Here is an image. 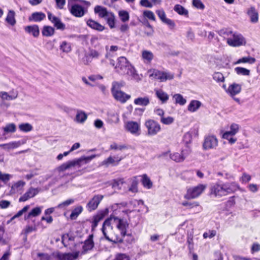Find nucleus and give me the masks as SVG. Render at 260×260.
I'll return each instance as SVG.
<instances>
[{
  "label": "nucleus",
  "instance_id": "nucleus-64",
  "mask_svg": "<svg viewBox=\"0 0 260 260\" xmlns=\"http://www.w3.org/2000/svg\"><path fill=\"white\" fill-rule=\"evenodd\" d=\"M113 260H130L129 257L125 254H119Z\"/></svg>",
  "mask_w": 260,
  "mask_h": 260
},
{
  "label": "nucleus",
  "instance_id": "nucleus-4",
  "mask_svg": "<svg viewBox=\"0 0 260 260\" xmlns=\"http://www.w3.org/2000/svg\"><path fill=\"white\" fill-rule=\"evenodd\" d=\"M90 3L85 0H68V7L71 14L76 17H82L87 12Z\"/></svg>",
  "mask_w": 260,
  "mask_h": 260
},
{
  "label": "nucleus",
  "instance_id": "nucleus-5",
  "mask_svg": "<svg viewBox=\"0 0 260 260\" xmlns=\"http://www.w3.org/2000/svg\"><path fill=\"white\" fill-rule=\"evenodd\" d=\"M96 155L93 154L88 156H83L80 158L73 159L63 163L58 168V170L59 172L64 171L72 167L80 168L84 165L89 163L91 160L94 158Z\"/></svg>",
  "mask_w": 260,
  "mask_h": 260
},
{
  "label": "nucleus",
  "instance_id": "nucleus-17",
  "mask_svg": "<svg viewBox=\"0 0 260 260\" xmlns=\"http://www.w3.org/2000/svg\"><path fill=\"white\" fill-rule=\"evenodd\" d=\"M126 129L133 134L136 135H139L140 134V125L137 122H127L126 124Z\"/></svg>",
  "mask_w": 260,
  "mask_h": 260
},
{
  "label": "nucleus",
  "instance_id": "nucleus-48",
  "mask_svg": "<svg viewBox=\"0 0 260 260\" xmlns=\"http://www.w3.org/2000/svg\"><path fill=\"white\" fill-rule=\"evenodd\" d=\"M218 34L219 36L223 37L228 38H231L232 34H233V32L228 29L224 28L220 29L218 31Z\"/></svg>",
  "mask_w": 260,
  "mask_h": 260
},
{
  "label": "nucleus",
  "instance_id": "nucleus-13",
  "mask_svg": "<svg viewBox=\"0 0 260 260\" xmlns=\"http://www.w3.org/2000/svg\"><path fill=\"white\" fill-rule=\"evenodd\" d=\"M190 151L189 149L188 148L185 150H183L181 154L178 152L170 154V157L171 159L176 162H182L185 159L186 156L189 154Z\"/></svg>",
  "mask_w": 260,
  "mask_h": 260
},
{
  "label": "nucleus",
  "instance_id": "nucleus-22",
  "mask_svg": "<svg viewBox=\"0 0 260 260\" xmlns=\"http://www.w3.org/2000/svg\"><path fill=\"white\" fill-rule=\"evenodd\" d=\"M24 30L26 32L32 35L35 38L38 37L40 34L39 26L37 25L27 26L24 28Z\"/></svg>",
  "mask_w": 260,
  "mask_h": 260
},
{
  "label": "nucleus",
  "instance_id": "nucleus-23",
  "mask_svg": "<svg viewBox=\"0 0 260 260\" xmlns=\"http://www.w3.org/2000/svg\"><path fill=\"white\" fill-rule=\"evenodd\" d=\"M94 247V242L93 241V235H90L88 236V239L84 242L82 248L83 252L85 253L88 250H91Z\"/></svg>",
  "mask_w": 260,
  "mask_h": 260
},
{
  "label": "nucleus",
  "instance_id": "nucleus-30",
  "mask_svg": "<svg viewBox=\"0 0 260 260\" xmlns=\"http://www.w3.org/2000/svg\"><path fill=\"white\" fill-rule=\"evenodd\" d=\"M155 94L162 103H166L169 99L168 94L161 89L155 90Z\"/></svg>",
  "mask_w": 260,
  "mask_h": 260
},
{
  "label": "nucleus",
  "instance_id": "nucleus-28",
  "mask_svg": "<svg viewBox=\"0 0 260 260\" xmlns=\"http://www.w3.org/2000/svg\"><path fill=\"white\" fill-rule=\"evenodd\" d=\"M201 105V102L197 100H192L188 105L187 109L190 112H194L200 108Z\"/></svg>",
  "mask_w": 260,
  "mask_h": 260
},
{
  "label": "nucleus",
  "instance_id": "nucleus-38",
  "mask_svg": "<svg viewBox=\"0 0 260 260\" xmlns=\"http://www.w3.org/2000/svg\"><path fill=\"white\" fill-rule=\"evenodd\" d=\"M25 183L22 181H19L14 184L11 187V191L13 193L21 190L25 185Z\"/></svg>",
  "mask_w": 260,
  "mask_h": 260
},
{
  "label": "nucleus",
  "instance_id": "nucleus-46",
  "mask_svg": "<svg viewBox=\"0 0 260 260\" xmlns=\"http://www.w3.org/2000/svg\"><path fill=\"white\" fill-rule=\"evenodd\" d=\"M235 71L238 75L243 76H249L250 75V70L242 67H236Z\"/></svg>",
  "mask_w": 260,
  "mask_h": 260
},
{
  "label": "nucleus",
  "instance_id": "nucleus-54",
  "mask_svg": "<svg viewBox=\"0 0 260 260\" xmlns=\"http://www.w3.org/2000/svg\"><path fill=\"white\" fill-rule=\"evenodd\" d=\"M124 86V82L123 81H121L120 82L114 81L112 83L111 91L115 90H120V89Z\"/></svg>",
  "mask_w": 260,
  "mask_h": 260
},
{
  "label": "nucleus",
  "instance_id": "nucleus-58",
  "mask_svg": "<svg viewBox=\"0 0 260 260\" xmlns=\"http://www.w3.org/2000/svg\"><path fill=\"white\" fill-rule=\"evenodd\" d=\"M53 23L54 24V26L56 27L57 29L63 30L66 28L65 24L61 21L59 18H58L57 19L55 20Z\"/></svg>",
  "mask_w": 260,
  "mask_h": 260
},
{
  "label": "nucleus",
  "instance_id": "nucleus-44",
  "mask_svg": "<svg viewBox=\"0 0 260 260\" xmlns=\"http://www.w3.org/2000/svg\"><path fill=\"white\" fill-rule=\"evenodd\" d=\"M75 202V200L73 199H69L59 204L56 207V208L58 209H65L70 205L73 204Z\"/></svg>",
  "mask_w": 260,
  "mask_h": 260
},
{
  "label": "nucleus",
  "instance_id": "nucleus-45",
  "mask_svg": "<svg viewBox=\"0 0 260 260\" xmlns=\"http://www.w3.org/2000/svg\"><path fill=\"white\" fill-rule=\"evenodd\" d=\"M104 215L103 214H99L94 216L92 222V230H94L98 225L99 222L103 219Z\"/></svg>",
  "mask_w": 260,
  "mask_h": 260
},
{
  "label": "nucleus",
  "instance_id": "nucleus-39",
  "mask_svg": "<svg viewBox=\"0 0 260 260\" xmlns=\"http://www.w3.org/2000/svg\"><path fill=\"white\" fill-rule=\"evenodd\" d=\"M142 183L144 187L148 189L151 188L152 186V182L146 174L142 176Z\"/></svg>",
  "mask_w": 260,
  "mask_h": 260
},
{
  "label": "nucleus",
  "instance_id": "nucleus-25",
  "mask_svg": "<svg viewBox=\"0 0 260 260\" xmlns=\"http://www.w3.org/2000/svg\"><path fill=\"white\" fill-rule=\"evenodd\" d=\"M94 12L99 14V17L106 18L111 13L108 12L105 7L96 6L94 8Z\"/></svg>",
  "mask_w": 260,
  "mask_h": 260
},
{
  "label": "nucleus",
  "instance_id": "nucleus-14",
  "mask_svg": "<svg viewBox=\"0 0 260 260\" xmlns=\"http://www.w3.org/2000/svg\"><path fill=\"white\" fill-rule=\"evenodd\" d=\"M111 93L114 99L121 103H125L131 98V95L126 94L121 90L112 91Z\"/></svg>",
  "mask_w": 260,
  "mask_h": 260
},
{
  "label": "nucleus",
  "instance_id": "nucleus-21",
  "mask_svg": "<svg viewBox=\"0 0 260 260\" xmlns=\"http://www.w3.org/2000/svg\"><path fill=\"white\" fill-rule=\"evenodd\" d=\"M247 15L250 18V21L252 23H256L258 20V12L254 7H251L247 10Z\"/></svg>",
  "mask_w": 260,
  "mask_h": 260
},
{
  "label": "nucleus",
  "instance_id": "nucleus-52",
  "mask_svg": "<svg viewBox=\"0 0 260 260\" xmlns=\"http://www.w3.org/2000/svg\"><path fill=\"white\" fill-rule=\"evenodd\" d=\"M107 23L112 28L115 26V17L113 13H111L106 18Z\"/></svg>",
  "mask_w": 260,
  "mask_h": 260
},
{
  "label": "nucleus",
  "instance_id": "nucleus-10",
  "mask_svg": "<svg viewBox=\"0 0 260 260\" xmlns=\"http://www.w3.org/2000/svg\"><path fill=\"white\" fill-rule=\"evenodd\" d=\"M218 145V140L213 135L206 136L203 144V148L204 150L215 149Z\"/></svg>",
  "mask_w": 260,
  "mask_h": 260
},
{
  "label": "nucleus",
  "instance_id": "nucleus-27",
  "mask_svg": "<svg viewBox=\"0 0 260 260\" xmlns=\"http://www.w3.org/2000/svg\"><path fill=\"white\" fill-rule=\"evenodd\" d=\"M17 96L18 92L17 91H12L10 95L5 91L0 92V97L3 100H13L16 99Z\"/></svg>",
  "mask_w": 260,
  "mask_h": 260
},
{
  "label": "nucleus",
  "instance_id": "nucleus-47",
  "mask_svg": "<svg viewBox=\"0 0 260 260\" xmlns=\"http://www.w3.org/2000/svg\"><path fill=\"white\" fill-rule=\"evenodd\" d=\"M124 183L123 178L114 179L112 183V187L120 189L121 188L123 184Z\"/></svg>",
  "mask_w": 260,
  "mask_h": 260
},
{
  "label": "nucleus",
  "instance_id": "nucleus-53",
  "mask_svg": "<svg viewBox=\"0 0 260 260\" xmlns=\"http://www.w3.org/2000/svg\"><path fill=\"white\" fill-rule=\"evenodd\" d=\"M173 98L175 100L176 103L180 105H184L186 102V100L180 94H176Z\"/></svg>",
  "mask_w": 260,
  "mask_h": 260
},
{
  "label": "nucleus",
  "instance_id": "nucleus-11",
  "mask_svg": "<svg viewBox=\"0 0 260 260\" xmlns=\"http://www.w3.org/2000/svg\"><path fill=\"white\" fill-rule=\"evenodd\" d=\"M104 196L101 194L94 196L86 205V208L88 211H92L95 210L98 208Z\"/></svg>",
  "mask_w": 260,
  "mask_h": 260
},
{
  "label": "nucleus",
  "instance_id": "nucleus-36",
  "mask_svg": "<svg viewBox=\"0 0 260 260\" xmlns=\"http://www.w3.org/2000/svg\"><path fill=\"white\" fill-rule=\"evenodd\" d=\"M255 61L256 59L255 58L248 56L239 59L236 62V64H239L241 63H248L249 64H253L255 62Z\"/></svg>",
  "mask_w": 260,
  "mask_h": 260
},
{
  "label": "nucleus",
  "instance_id": "nucleus-24",
  "mask_svg": "<svg viewBox=\"0 0 260 260\" xmlns=\"http://www.w3.org/2000/svg\"><path fill=\"white\" fill-rule=\"evenodd\" d=\"M86 24L89 27H91L92 29L96 30L99 31H102L105 29V27L104 26L102 25L98 22L91 19L87 21Z\"/></svg>",
  "mask_w": 260,
  "mask_h": 260
},
{
  "label": "nucleus",
  "instance_id": "nucleus-61",
  "mask_svg": "<svg viewBox=\"0 0 260 260\" xmlns=\"http://www.w3.org/2000/svg\"><path fill=\"white\" fill-rule=\"evenodd\" d=\"M29 208V205H26L25 207H24L21 210L18 211L12 218L11 220H13L15 218H18L21 216L22 215V214L26 212L28 209Z\"/></svg>",
  "mask_w": 260,
  "mask_h": 260
},
{
  "label": "nucleus",
  "instance_id": "nucleus-29",
  "mask_svg": "<svg viewBox=\"0 0 260 260\" xmlns=\"http://www.w3.org/2000/svg\"><path fill=\"white\" fill-rule=\"evenodd\" d=\"M153 57V54L150 51L143 50L142 52V58L145 63H150Z\"/></svg>",
  "mask_w": 260,
  "mask_h": 260
},
{
  "label": "nucleus",
  "instance_id": "nucleus-33",
  "mask_svg": "<svg viewBox=\"0 0 260 260\" xmlns=\"http://www.w3.org/2000/svg\"><path fill=\"white\" fill-rule=\"evenodd\" d=\"M15 12L13 10H9L6 18V21L10 25L13 26L16 23V20L15 19Z\"/></svg>",
  "mask_w": 260,
  "mask_h": 260
},
{
  "label": "nucleus",
  "instance_id": "nucleus-41",
  "mask_svg": "<svg viewBox=\"0 0 260 260\" xmlns=\"http://www.w3.org/2000/svg\"><path fill=\"white\" fill-rule=\"evenodd\" d=\"M3 129L5 134L13 133L16 132V126L14 123H8Z\"/></svg>",
  "mask_w": 260,
  "mask_h": 260
},
{
  "label": "nucleus",
  "instance_id": "nucleus-1",
  "mask_svg": "<svg viewBox=\"0 0 260 260\" xmlns=\"http://www.w3.org/2000/svg\"><path fill=\"white\" fill-rule=\"evenodd\" d=\"M116 226L120 232L121 235L124 237L126 235V229L128 224L125 220L117 217L111 216L104 222L102 231L105 238L109 241H112L109 237L113 232V226Z\"/></svg>",
  "mask_w": 260,
  "mask_h": 260
},
{
  "label": "nucleus",
  "instance_id": "nucleus-55",
  "mask_svg": "<svg viewBox=\"0 0 260 260\" xmlns=\"http://www.w3.org/2000/svg\"><path fill=\"white\" fill-rule=\"evenodd\" d=\"M174 119L173 117L171 116H168L167 117H160V121L166 125H170L173 123Z\"/></svg>",
  "mask_w": 260,
  "mask_h": 260
},
{
  "label": "nucleus",
  "instance_id": "nucleus-35",
  "mask_svg": "<svg viewBox=\"0 0 260 260\" xmlns=\"http://www.w3.org/2000/svg\"><path fill=\"white\" fill-rule=\"evenodd\" d=\"M42 34L45 37L52 36L54 34V29L50 26H44L42 30Z\"/></svg>",
  "mask_w": 260,
  "mask_h": 260
},
{
  "label": "nucleus",
  "instance_id": "nucleus-8",
  "mask_svg": "<svg viewBox=\"0 0 260 260\" xmlns=\"http://www.w3.org/2000/svg\"><path fill=\"white\" fill-rule=\"evenodd\" d=\"M227 44L232 47H239L245 45L246 41L243 36L238 32H233L231 38L227 39Z\"/></svg>",
  "mask_w": 260,
  "mask_h": 260
},
{
  "label": "nucleus",
  "instance_id": "nucleus-40",
  "mask_svg": "<svg viewBox=\"0 0 260 260\" xmlns=\"http://www.w3.org/2000/svg\"><path fill=\"white\" fill-rule=\"evenodd\" d=\"M83 208L81 206H77L72 211L70 215V218L72 220L75 219L82 212Z\"/></svg>",
  "mask_w": 260,
  "mask_h": 260
},
{
  "label": "nucleus",
  "instance_id": "nucleus-51",
  "mask_svg": "<svg viewBox=\"0 0 260 260\" xmlns=\"http://www.w3.org/2000/svg\"><path fill=\"white\" fill-rule=\"evenodd\" d=\"M76 119L78 122L82 123L87 119V115L84 112L79 111L77 113Z\"/></svg>",
  "mask_w": 260,
  "mask_h": 260
},
{
  "label": "nucleus",
  "instance_id": "nucleus-7",
  "mask_svg": "<svg viewBox=\"0 0 260 260\" xmlns=\"http://www.w3.org/2000/svg\"><path fill=\"white\" fill-rule=\"evenodd\" d=\"M206 187V185L200 184L196 186L189 188L187 189L184 198L186 199H195L203 193Z\"/></svg>",
  "mask_w": 260,
  "mask_h": 260
},
{
  "label": "nucleus",
  "instance_id": "nucleus-32",
  "mask_svg": "<svg viewBox=\"0 0 260 260\" xmlns=\"http://www.w3.org/2000/svg\"><path fill=\"white\" fill-rule=\"evenodd\" d=\"M150 103L149 99L147 96L138 98L134 100V104L137 105L146 106Z\"/></svg>",
  "mask_w": 260,
  "mask_h": 260
},
{
  "label": "nucleus",
  "instance_id": "nucleus-19",
  "mask_svg": "<svg viewBox=\"0 0 260 260\" xmlns=\"http://www.w3.org/2000/svg\"><path fill=\"white\" fill-rule=\"evenodd\" d=\"M241 85L240 84L234 83L229 86L226 92L229 93L231 96L234 97L235 95L238 94L241 92Z\"/></svg>",
  "mask_w": 260,
  "mask_h": 260
},
{
  "label": "nucleus",
  "instance_id": "nucleus-34",
  "mask_svg": "<svg viewBox=\"0 0 260 260\" xmlns=\"http://www.w3.org/2000/svg\"><path fill=\"white\" fill-rule=\"evenodd\" d=\"M75 237L69 234H63L61 237V241L65 247L70 244V242L74 241Z\"/></svg>",
  "mask_w": 260,
  "mask_h": 260
},
{
  "label": "nucleus",
  "instance_id": "nucleus-59",
  "mask_svg": "<svg viewBox=\"0 0 260 260\" xmlns=\"http://www.w3.org/2000/svg\"><path fill=\"white\" fill-rule=\"evenodd\" d=\"M143 16L147 18L149 20L155 21V17L153 12L150 10H145L143 12Z\"/></svg>",
  "mask_w": 260,
  "mask_h": 260
},
{
  "label": "nucleus",
  "instance_id": "nucleus-56",
  "mask_svg": "<svg viewBox=\"0 0 260 260\" xmlns=\"http://www.w3.org/2000/svg\"><path fill=\"white\" fill-rule=\"evenodd\" d=\"M213 78L218 82H223L224 81V77L223 74L219 72L215 73L213 75Z\"/></svg>",
  "mask_w": 260,
  "mask_h": 260
},
{
  "label": "nucleus",
  "instance_id": "nucleus-12",
  "mask_svg": "<svg viewBox=\"0 0 260 260\" xmlns=\"http://www.w3.org/2000/svg\"><path fill=\"white\" fill-rule=\"evenodd\" d=\"M79 253V252L65 253L55 252V260H75L78 257Z\"/></svg>",
  "mask_w": 260,
  "mask_h": 260
},
{
  "label": "nucleus",
  "instance_id": "nucleus-9",
  "mask_svg": "<svg viewBox=\"0 0 260 260\" xmlns=\"http://www.w3.org/2000/svg\"><path fill=\"white\" fill-rule=\"evenodd\" d=\"M145 125L147 129V135L149 136H155L161 130L160 125L153 119L146 120Z\"/></svg>",
  "mask_w": 260,
  "mask_h": 260
},
{
  "label": "nucleus",
  "instance_id": "nucleus-26",
  "mask_svg": "<svg viewBox=\"0 0 260 260\" xmlns=\"http://www.w3.org/2000/svg\"><path fill=\"white\" fill-rule=\"evenodd\" d=\"M46 17L45 14L43 12H34L29 17L30 21L40 22L44 20Z\"/></svg>",
  "mask_w": 260,
  "mask_h": 260
},
{
  "label": "nucleus",
  "instance_id": "nucleus-63",
  "mask_svg": "<svg viewBox=\"0 0 260 260\" xmlns=\"http://www.w3.org/2000/svg\"><path fill=\"white\" fill-rule=\"evenodd\" d=\"M192 5L197 9L203 10L205 8V6L201 0H193Z\"/></svg>",
  "mask_w": 260,
  "mask_h": 260
},
{
  "label": "nucleus",
  "instance_id": "nucleus-60",
  "mask_svg": "<svg viewBox=\"0 0 260 260\" xmlns=\"http://www.w3.org/2000/svg\"><path fill=\"white\" fill-rule=\"evenodd\" d=\"M182 205L183 206L187 207L188 209H191L199 206V203L197 202H189L184 201L182 203Z\"/></svg>",
  "mask_w": 260,
  "mask_h": 260
},
{
  "label": "nucleus",
  "instance_id": "nucleus-50",
  "mask_svg": "<svg viewBox=\"0 0 260 260\" xmlns=\"http://www.w3.org/2000/svg\"><path fill=\"white\" fill-rule=\"evenodd\" d=\"M21 143L19 141L18 142H12L7 144H5V149L10 150L18 147L20 146Z\"/></svg>",
  "mask_w": 260,
  "mask_h": 260
},
{
  "label": "nucleus",
  "instance_id": "nucleus-31",
  "mask_svg": "<svg viewBox=\"0 0 260 260\" xmlns=\"http://www.w3.org/2000/svg\"><path fill=\"white\" fill-rule=\"evenodd\" d=\"M43 207H37L32 209L31 211L25 215L24 218L25 220L30 218L31 217H36L39 215L42 212Z\"/></svg>",
  "mask_w": 260,
  "mask_h": 260
},
{
  "label": "nucleus",
  "instance_id": "nucleus-43",
  "mask_svg": "<svg viewBox=\"0 0 260 260\" xmlns=\"http://www.w3.org/2000/svg\"><path fill=\"white\" fill-rule=\"evenodd\" d=\"M18 127L20 131L27 133L32 131L33 127L28 123H21L19 125Z\"/></svg>",
  "mask_w": 260,
  "mask_h": 260
},
{
  "label": "nucleus",
  "instance_id": "nucleus-18",
  "mask_svg": "<svg viewBox=\"0 0 260 260\" xmlns=\"http://www.w3.org/2000/svg\"><path fill=\"white\" fill-rule=\"evenodd\" d=\"M122 157L118 156H109L102 162V165L108 167L109 165L116 166L122 159Z\"/></svg>",
  "mask_w": 260,
  "mask_h": 260
},
{
  "label": "nucleus",
  "instance_id": "nucleus-16",
  "mask_svg": "<svg viewBox=\"0 0 260 260\" xmlns=\"http://www.w3.org/2000/svg\"><path fill=\"white\" fill-rule=\"evenodd\" d=\"M32 256L35 260H55V252L49 254L46 253H34Z\"/></svg>",
  "mask_w": 260,
  "mask_h": 260
},
{
  "label": "nucleus",
  "instance_id": "nucleus-20",
  "mask_svg": "<svg viewBox=\"0 0 260 260\" xmlns=\"http://www.w3.org/2000/svg\"><path fill=\"white\" fill-rule=\"evenodd\" d=\"M240 126L238 124L236 123H232L230 126V130L225 132L222 135L223 139H228L229 136H234L239 131Z\"/></svg>",
  "mask_w": 260,
  "mask_h": 260
},
{
  "label": "nucleus",
  "instance_id": "nucleus-6",
  "mask_svg": "<svg viewBox=\"0 0 260 260\" xmlns=\"http://www.w3.org/2000/svg\"><path fill=\"white\" fill-rule=\"evenodd\" d=\"M150 77L157 79L160 82H165L168 80H172L174 77V74L165 71H161L158 70L153 69L150 70Z\"/></svg>",
  "mask_w": 260,
  "mask_h": 260
},
{
  "label": "nucleus",
  "instance_id": "nucleus-15",
  "mask_svg": "<svg viewBox=\"0 0 260 260\" xmlns=\"http://www.w3.org/2000/svg\"><path fill=\"white\" fill-rule=\"evenodd\" d=\"M40 190L38 188L30 187L28 190L19 199V202H25L28 199L36 196L39 192Z\"/></svg>",
  "mask_w": 260,
  "mask_h": 260
},
{
  "label": "nucleus",
  "instance_id": "nucleus-2",
  "mask_svg": "<svg viewBox=\"0 0 260 260\" xmlns=\"http://www.w3.org/2000/svg\"><path fill=\"white\" fill-rule=\"evenodd\" d=\"M238 188L235 182L222 183L217 182L211 185L210 195L215 198H219L234 192Z\"/></svg>",
  "mask_w": 260,
  "mask_h": 260
},
{
  "label": "nucleus",
  "instance_id": "nucleus-37",
  "mask_svg": "<svg viewBox=\"0 0 260 260\" xmlns=\"http://www.w3.org/2000/svg\"><path fill=\"white\" fill-rule=\"evenodd\" d=\"M174 10L178 14L184 16H187L188 11L180 5L177 4L174 6Z\"/></svg>",
  "mask_w": 260,
  "mask_h": 260
},
{
  "label": "nucleus",
  "instance_id": "nucleus-49",
  "mask_svg": "<svg viewBox=\"0 0 260 260\" xmlns=\"http://www.w3.org/2000/svg\"><path fill=\"white\" fill-rule=\"evenodd\" d=\"M118 15L120 17V20L123 22H125L128 21L129 18V16L128 13L124 10L119 11L118 12Z\"/></svg>",
  "mask_w": 260,
  "mask_h": 260
},
{
  "label": "nucleus",
  "instance_id": "nucleus-62",
  "mask_svg": "<svg viewBox=\"0 0 260 260\" xmlns=\"http://www.w3.org/2000/svg\"><path fill=\"white\" fill-rule=\"evenodd\" d=\"M126 146L125 145H118L116 143H113L110 145V149L113 150H122L123 149H126Z\"/></svg>",
  "mask_w": 260,
  "mask_h": 260
},
{
  "label": "nucleus",
  "instance_id": "nucleus-57",
  "mask_svg": "<svg viewBox=\"0 0 260 260\" xmlns=\"http://www.w3.org/2000/svg\"><path fill=\"white\" fill-rule=\"evenodd\" d=\"M12 178V175L9 174L3 173L0 171V181L4 183L8 182Z\"/></svg>",
  "mask_w": 260,
  "mask_h": 260
},
{
  "label": "nucleus",
  "instance_id": "nucleus-42",
  "mask_svg": "<svg viewBox=\"0 0 260 260\" xmlns=\"http://www.w3.org/2000/svg\"><path fill=\"white\" fill-rule=\"evenodd\" d=\"M60 49L65 53H69L71 51V46L70 43L67 41H63L60 45Z\"/></svg>",
  "mask_w": 260,
  "mask_h": 260
},
{
  "label": "nucleus",
  "instance_id": "nucleus-3",
  "mask_svg": "<svg viewBox=\"0 0 260 260\" xmlns=\"http://www.w3.org/2000/svg\"><path fill=\"white\" fill-rule=\"evenodd\" d=\"M115 69L119 74L128 75L132 80L138 81L140 79L135 69L125 57L121 56L117 59Z\"/></svg>",
  "mask_w": 260,
  "mask_h": 260
}]
</instances>
